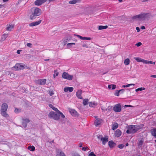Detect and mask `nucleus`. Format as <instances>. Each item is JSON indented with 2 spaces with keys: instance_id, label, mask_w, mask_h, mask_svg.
I'll return each mask as SVG.
<instances>
[{
  "instance_id": "6ab92c4d",
  "label": "nucleus",
  "mask_w": 156,
  "mask_h": 156,
  "mask_svg": "<svg viewBox=\"0 0 156 156\" xmlns=\"http://www.w3.org/2000/svg\"><path fill=\"white\" fill-rule=\"evenodd\" d=\"M151 132L152 135L156 138V128L151 129Z\"/></svg>"
},
{
  "instance_id": "052dcab7",
  "label": "nucleus",
  "mask_w": 156,
  "mask_h": 156,
  "mask_svg": "<svg viewBox=\"0 0 156 156\" xmlns=\"http://www.w3.org/2000/svg\"><path fill=\"white\" fill-rule=\"evenodd\" d=\"M101 109L103 111H105V110H106V109H105L104 108L102 107L101 108Z\"/></svg>"
},
{
  "instance_id": "8fccbe9b",
  "label": "nucleus",
  "mask_w": 156,
  "mask_h": 156,
  "mask_svg": "<svg viewBox=\"0 0 156 156\" xmlns=\"http://www.w3.org/2000/svg\"><path fill=\"white\" fill-rule=\"evenodd\" d=\"M112 90L115 89L116 88V85L114 84H112Z\"/></svg>"
},
{
  "instance_id": "58836bf2",
  "label": "nucleus",
  "mask_w": 156,
  "mask_h": 156,
  "mask_svg": "<svg viewBox=\"0 0 156 156\" xmlns=\"http://www.w3.org/2000/svg\"><path fill=\"white\" fill-rule=\"evenodd\" d=\"M133 85L134 86L135 85V84H128L127 85H123L122 87H129L131 85Z\"/></svg>"
},
{
  "instance_id": "338daca9",
  "label": "nucleus",
  "mask_w": 156,
  "mask_h": 156,
  "mask_svg": "<svg viewBox=\"0 0 156 156\" xmlns=\"http://www.w3.org/2000/svg\"><path fill=\"white\" fill-rule=\"evenodd\" d=\"M60 121V122L62 123H63V120H61V119H60V120H59Z\"/></svg>"
},
{
  "instance_id": "f03ea898",
  "label": "nucleus",
  "mask_w": 156,
  "mask_h": 156,
  "mask_svg": "<svg viewBox=\"0 0 156 156\" xmlns=\"http://www.w3.org/2000/svg\"><path fill=\"white\" fill-rule=\"evenodd\" d=\"M56 112L57 113L52 111L50 112L48 114V117L50 119H53L56 120H58L60 119V116L63 119L65 118V116L60 111H58Z\"/></svg>"
},
{
  "instance_id": "4468645a",
  "label": "nucleus",
  "mask_w": 156,
  "mask_h": 156,
  "mask_svg": "<svg viewBox=\"0 0 156 156\" xmlns=\"http://www.w3.org/2000/svg\"><path fill=\"white\" fill-rule=\"evenodd\" d=\"M70 112L71 113V115L74 116H78V114L77 112L74 109H71L70 111Z\"/></svg>"
},
{
  "instance_id": "5701e85b",
  "label": "nucleus",
  "mask_w": 156,
  "mask_h": 156,
  "mask_svg": "<svg viewBox=\"0 0 156 156\" xmlns=\"http://www.w3.org/2000/svg\"><path fill=\"white\" fill-rule=\"evenodd\" d=\"M134 59H135L136 61L138 62H142L143 63H144V59H142L139 57H136L134 58Z\"/></svg>"
},
{
  "instance_id": "37998d69",
  "label": "nucleus",
  "mask_w": 156,
  "mask_h": 156,
  "mask_svg": "<svg viewBox=\"0 0 156 156\" xmlns=\"http://www.w3.org/2000/svg\"><path fill=\"white\" fill-rule=\"evenodd\" d=\"M124 145L123 144H121L118 146V147L120 149H122L124 147Z\"/></svg>"
},
{
  "instance_id": "393cba45",
  "label": "nucleus",
  "mask_w": 156,
  "mask_h": 156,
  "mask_svg": "<svg viewBox=\"0 0 156 156\" xmlns=\"http://www.w3.org/2000/svg\"><path fill=\"white\" fill-rule=\"evenodd\" d=\"M14 27V25L10 24L8 27H6V30L9 31H11L12 29Z\"/></svg>"
},
{
  "instance_id": "0eeeda50",
  "label": "nucleus",
  "mask_w": 156,
  "mask_h": 156,
  "mask_svg": "<svg viewBox=\"0 0 156 156\" xmlns=\"http://www.w3.org/2000/svg\"><path fill=\"white\" fill-rule=\"evenodd\" d=\"M113 110L115 112H119L121 111V105L120 104L115 105L113 108Z\"/></svg>"
},
{
  "instance_id": "bf43d9fd",
  "label": "nucleus",
  "mask_w": 156,
  "mask_h": 156,
  "mask_svg": "<svg viewBox=\"0 0 156 156\" xmlns=\"http://www.w3.org/2000/svg\"><path fill=\"white\" fill-rule=\"evenodd\" d=\"M21 50H18L17 51V54H20V51H21Z\"/></svg>"
},
{
  "instance_id": "a18cd8bd",
  "label": "nucleus",
  "mask_w": 156,
  "mask_h": 156,
  "mask_svg": "<svg viewBox=\"0 0 156 156\" xmlns=\"http://www.w3.org/2000/svg\"><path fill=\"white\" fill-rule=\"evenodd\" d=\"M82 46L83 47H86V48H88L89 46L87 44H84L82 45Z\"/></svg>"
},
{
  "instance_id": "9d476101",
  "label": "nucleus",
  "mask_w": 156,
  "mask_h": 156,
  "mask_svg": "<svg viewBox=\"0 0 156 156\" xmlns=\"http://www.w3.org/2000/svg\"><path fill=\"white\" fill-rule=\"evenodd\" d=\"M46 81L45 79H42L37 80L36 83L39 85H44L46 83Z\"/></svg>"
},
{
  "instance_id": "de8ad7c7",
  "label": "nucleus",
  "mask_w": 156,
  "mask_h": 156,
  "mask_svg": "<svg viewBox=\"0 0 156 156\" xmlns=\"http://www.w3.org/2000/svg\"><path fill=\"white\" fill-rule=\"evenodd\" d=\"M142 44V43L140 42H139L138 43H136L135 45L137 46L138 47H139Z\"/></svg>"
},
{
  "instance_id": "3c124183",
  "label": "nucleus",
  "mask_w": 156,
  "mask_h": 156,
  "mask_svg": "<svg viewBox=\"0 0 156 156\" xmlns=\"http://www.w3.org/2000/svg\"><path fill=\"white\" fill-rule=\"evenodd\" d=\"M69 41V39L68 38H66L64 40V42L65 43L67 42L68 41Z\"/></svg>"
},
{
  "instance_id": "e433bc0d",
  "label": "nucleus",
  "mask_w": 156,
  "mask_h": 156,
  "mask_svg": "<svg viewBox=\"0 0 156 156\" xmlns=\"http://www.w3.org/2000/svg\"><path fill=\"white\" fill-rule=\"evenodd\" d=\"M106 111H107L110 112L112 110V107L111 106H109L106 109Z\"/></svg>"
},
{
  "instance_id": "473e14b6",
  "label": "nucleus",
  "mask_w": 156,
  "mask_h": 156,
  "mask_svg": "<svg viewBox=\"0 0 156 156\" xmlns=\"http://www.w3.org/2000/svg\"><path fill=\"white\" fill-rule=\"evenodd\" d=\"M89 100L88 99H84L83 101V104L84 105H88Z\"/></svg>"
},
{
  "instance_id": "4d7b16f0",
  "label": "nucleus",
  "mask_w": 156,
  "mask_h": 156,
  "mask_svg": "<svg viewBox=\"0 0 156 156\" xmlns=\"http://www.w3.org/2000/svg\"><path fill=\"white\" fill-rule=\"evenodd\" d=\"M112 85H108V88L109 89H111L112 88Z\"/></svg>"
},
{
  "instance_id": "20e7f679",
  "label": "nucleus",
  "mask_w": 156,
  "mask_h": 156,
  "mask_svg": "<svg viewBox=\"0 0 156 156\" xmlns=\"http://www.w3.org/2000/svg\"><path fill=\"white\" fill-rule=\"evenodd\" d=\"M8 108V105L6 103H4L2 104L0 110L1 114L5 118H8L9 116V115L6 113Z\"/></svg>"
},
{
  "instance_id": "c756f323",
  "label": "nucleus",
  "mask_w": 156,
  "mask_h": 156,
  "mask_svg": "<svg viewBox=\"0 0 156 156\" xmlns=\"http://www.w3.org/2000/svg\"><path fill=\"white\" fill-rule=\"evenodd\" d=\"M125 90V89H121L120 90H116L115 91V95L117 96H119V93L121 91H123Z\"/></svg>"
},
{
  "instance_id": "7ed1b4c3",
  "label": "nucleus",
  "mask_w": 156,
  "mask_h": 156,
  "mask_svg": "<svg viewBox=\"0 0 156 156\" xmlns=\"http://www.w3.org/2000/svg\"><path fill=\"white\" fill-rule=\"evenodd\" d=\"M154 16V15H153L150 13H143L133 16L132 19L136 20L141 21L144 20L145 18L153 17Z\"/></svg>"
},
{
  "instance_id": "6e6552de",
  "label": "nucleus",
  "mask_w": 156,
  "mask_h": 156,
  "mask_svg": "<svg viewBox=\"0 0 156 156\" xmlns=\"http://www.w3.org/2000/svg\"><path fill=\"white\" fill-rule=\"evenodd\" d=\"M22 125L24 128H26L27 126V124L30 121L28 119H22Z\"/></svg>"
},
{
  "instance_id": "6e6d98bb",
  "label": "nucleus",
  "mask_w": 156,
  "mask_h": 156,
  "mask_svg": "<svg viewBox=\"0 0 156 156\" xmlns=\"http://www.w3.org/2000/svg\"><path fill=\"white\" fill-rule=\"evenodd\" d=\"M151 77L153 78H156V75H152L151 76Z\"/></svg>"
},
{
  "instance_id": "4c0bfd02",
  "label": "nucleus",
  "mask_w": 156,
  "mask_h": 156,
  "mask_svg": "<svg viewBox=\"0 0 156 156\" xmlns=\"http://www.w3.org/2000/svg\"><path fill=\"white\" fill-rule=\"evenodd\" d=\"M14 112L16 113H18L21 112V110L20 109H19L17 108H16L15 109Z\"/></svg>"
},
{
  "instance_id": "79ce46f5",
  "label": "nucleus",
  "mask_w": 156,
  "mask_h": 156,
  "mask_svg": "<svg viewBox=\"0 0 156 156\" xmlns=\"http://www.w3.org/2000/svg\"><path fill=\"white\" fill-rule=\"evenodd\" d=\"M68 87H65L64 89V92H66L68 91Z\"/></svg>"
},
{
  "instance_id": "ddd939ff",
  "label": "nucleus",
  "mask_w": 156,
  "mask_h": 156,
  "mask_svg": "<svg viewBox=\"0 0 156 156\" xmlns=\"http://www.w3.org/2000/svg\"><path fill=\"white\" fill-rule=\"evenodd\" d=\"M82 90H78L76 92V95L77 97L80 99H82L83 98L81 96Z\"/></svg>"
},
{
  "instance_id": "09e8293b",
  "label": "nucleus",
  "mask_w": 156,
  "mask_h": 156,
  "mask_svg": "<svg viewBox=\"0 0 156 156\" xmlns=\"http://www.w3.org/2000/svg\"><path fill=\"white\" fill-rule=\"evenodd\" d=\"M32 44L30 43H27V46L30 48H31L32 47Z\"/></svg>"
},
{
  "instance_id": "680f3d73",
  "label": "nucleus",
  "mask_w": 156,
  "mask_h": 156,
  "mask_svg": "<svg viewBox=\"0 0 156 156\" xmlns=\"http://www.w3.org/2000/svg\"><path fill=\"white\" fill-rule=\"evenodd\" d=\"M72 44L70 43H69L67 44V46L68 47L69 46H71Z\"/></svg>"
},
{
  "instance_id": "a19ab883",
  "label": "nucleus",
  "mask_w": 156,
  "mask_h": 156,
  "mask_svg": "<svg viewBox=\"0 0 156 156\" xmlns=\"http://www.w3.org/2000/svg\"><path fill=\"white\" fill-rule=\"evenodd\" d=\"M88 156H96L93 152H91L89 154Z\"/></svg>"
},
{
  "instance_id": "49530a36",
  "label": "nucleus",
  "mask_w": 156,
  "mask_h": 156,
  "mask_svg": "<svg viewBox=\"0 0 156 156\" xmlns=\"http://www.w3.org/2000/svg\"><path fill=\"white\" fill-rule=\"evenodd\" d=\"M58 73L57 72V70H55L54 71V74L55 75V76H57L58 75Z\"/></svg>"
},
{
  "instance_id": "0e129e2a",
  "label": "nucleus",
  "mask_w": 156,
  "mask_h": 156,
  "mask_svg": "<svg viewBox=\"0 0 156 156\" xmlns=\"http://www.w3.org/2000/svg\"><path fill=\"white\" fill-rule=\"evenodd\" d=\"M9 0H3V2H6L8 1Z\"/></svg>"
},
{
  "instance_id": "a211bd4d",
  "label": "nucleus",
  "mask_w": 156,
  "mask_h": 156,
  "mask_svg": "<svg viewBox=\"0 0 156 156\" xmlns=\"http://www.w3.org/2000/svg\"><path fill=\"white\" fill-rule=\"evenodd\" d=\"M89 104V106L91 107H94L97 105V103L95 101L90 102Z\"/></svg>"
},
{
  "instance_id": "1a4fd4ad",
  "label": "nucleus",
  "mask_w": 156,
  "mask_h": 156,
  "mask_svg": "<svg viewBox=\"0 0 156 156\" xmlns=\"http://www.w3.org/2000/svg\"><path fill=\"white\" fill-rule=\"evenodd\" d=\"M13 67L17 70L23 69L25 68L24 66L20 64H16Z\"/></svg>"
},
{
  "instance_id": "72a5a7b5",
  "label": "nucleus",
  "mask_w": 156,
  "mask_h": 156,
  "mask_svg": "<svg viewBox=\"0 0 156 156\" xmlns=\"http://www.w3.org/2000/svg\"><path fill=\"white\" fill-rule=\"evenodd\" d=\"M124 63L125 65H128L129 64V58L126 59L124 61Z\"/></svg>"
},
{
  "instance_id": "39448f33",
  "label": "nucleus",
  "mask_w": 156,
  "mask_h": 156,
  "mask_svg": "<svg viewBox=\"0 0 156 156\" xmlns=\"http://www.w3.org/2000/svg\"><path fill=\"white\" fill-rule=\"evenodd\" d=\"M41 9L38 8H35L32 12V14L30 15V19H34L37 16H40L41 14Z\"/></svg>"
},
{
  "instance_id": "774afa93",
  "label": "nucleus",
  "mask_w": 156,
  "mask_h": 156,
  "mask_svg": "<svg viewBox=\"0 0 156 156\" xmlns=\"http://www.w3.org/2000/svg\"><path fill=\"white\" fill-rule=\"evenodd\" d=\"M129 145V144L128 143H127L126 144V146H128Z\"/></svg>"
},
{
  "instance_id": "f704fd0d",
  "label": "nucleus",
  "mask_w": 156,
  "mask_h": 156,
  "mask_svg": "<svg viewBox=\"0 0 156 156\" xmlns=\"http://www.w3.org/2000/svg\"><path fill=\"white\" fill-rule=\"evenodd\" d=\"M57 155V156H66L63 152L62 151H61L59 153L58 152Z\"/></svg>"
},
{
  "instance_id": "c9c22d12",
  "label": "nucleus",
  "mask_w": 156,
  "mask_h": 156,
  "mask_svg": "<svg viewBox=\"0 0 156 156\" xmlns=\"http://www.w3.org/2000/svg\"><path fill=\"white\" fill-rule=\"evenodd\" d=\"M145 88L144 87H140L136 89L135 91L136 92H137L139 91H142L144 90Z\"/></svg>"
},
{
  "instance_id": "c03bdc74",
  "label": "nucleus",
  "mask_w": 156,
  "mask_h": 156,
  "mask_svg": "<svg viewBox=\"0 0 156 156\" xmlns=\"http://www.w3.org/2000/svg\"><path fill=\"white\" fill-rule=\"evenodd\" d=\"M48 94L50 96H51L54 94V93L52 91H49Z\"/></svg>"
},
{
  "instance_id": "7c9ffc66",
  "label": "nucleus",
  "mask_w": 156,
  "mask_h": 156,
  "mask_svg": "<svg viewBox=\"0 0 156 156\" xmlns=\"http://www.w3.org/2000/svg\"><path fill=\"white\" fill-rule=\"evenodd\" d=\"M49 107L52 108L53 110H54L55 111H59L57 108L54 107L52 104H49Z\"/></svg>"
},
{
  "instance_id": "a878e982",
  "label": "nucleus",
  "mask_w": 156,
  "mask_h": 156,
  "mask_svg": "<svg viewBox=\"0 0 156 156\" xmlns=\"http://www.w3.org/2000/svg\"><path fill=\"white\" fill-rule=\"evenodd\" d=\"M118 127V124L116 123H114L112 126V130H114L116 129Z\"/></svg>"
},
{
  "instance_id": "864d4df0",
  "label": "nucleus",
  "mask_w": 156,
  "mask_h": 156,
  "mask_svg": "<svg viewBox=\"0 0 156 156\" xmlns=\"http://www.w3.org/2000/svg\"><path fill=\"white\" fill-rule=\"evenodd\" d=\"M136 29L137 30V32H140V28L138 27H136Z\"/></svg>"
},
{
  "instance_id": "aec40b11",
  "label": "nucleus",
  "mask_w": 156,
  "mask_h": 156,
  "mask_svg": "<svg viewBox=\"0 0 156 156\" xmlns=\"http://www.w3.org/2000/svg\"><path fill=\"white\" fill-rule=\"evenodd\" d=\"M8 36V34H3L2 36V37L0 41L2 42L4 41Z\"/></svg>"
},
{
  "instance_id": "13d9d810",
  "label": "nucleus",
  "mask_w": 156,
  "mask_h": 156,
  "mask_svg": "<svg viewBox=\"0 0 156 156\" xmlns=\"http://www.w3.org/2000/svg\"><path fill=\"white\" fill-rule=\"evenodd\" d=\"M141 28L142 29H145V27L144 26H141Z\"/></svg>"
},
{
  "instance_id": "69168bd1",
  "label": "nucleus",
  "mask_w": 156,
  "mask_h": 156,
  "mask_svg": "<svg viewBox=\"0 0 156 156\" xmlns=\"http://www.w3.org/2000/svg\"><path fill=\"white\" fill-rule=\"evenodd\" d=\"M49 60H50V59H45L44 60L45 61H49Z\"/></svg>"
},
{
  "instance_id": "bb28decb",
  "label": "nucleus",
  "mask_w": 156,
  "mask_h": 156,
  "mask_svg": "<svg viewBox=\"0 0 156 156\" xmlns=\"http://www.w3.org/2000/svg\"><path fill=\"white\" fill-rule=\"evenodd\" d=\"M28 149L30 151H33L35 150V147L34 146H29L28 147Z\"/></svg>"
},
{
  "instance_id": "dca6fc26",
  "label": "nucleus",
  "mask_w": 156,
  "mask_h": 156,
  "mask_svg": "<svg viewBox=\"0 0 156 156\" xmlns=\"http://www.w3.org/2000/svg\"><path fill=\"white\" fill-rule=\"evenodd\" d=\"M108 144L109 147L111 148H113L115 147L116 145V144L112 140L109 141L108 142Z\"/></svg>"
},
{
  "instance_id": "5fc2aeb1",
  "label": "nucleus",
  "mask_w": 156,
  "mask_h": 156,
  "mask_svg": "<svg viewBox=\"0 0 156 156\" xmlns=\"http://www.w3.org/2000/svg\"><path fill=\"white\" fill-rule=\"evenodd\" d=\"M101 138H103L102 137V136L101 135H99V136H98V139H100L101 140Z\"/></svg>"
},
{
  "instance_id": "2f4dec72",
  "label": "nucleus",
  "mask_w": 156,
  "mask_h": 156,
  "mask_svg": "<svg viewBox=\"0 0 156 156\" xmlns=\"http://www.w3.org/2000/svg\"><path fill=\"white\" fill-rule=\"evenodd\" d=\"M144 143V141L142 140H140L138 143V146L139 147H142L143 144Z\"/></svg>"
},
{
  "instance_id": "2eb2a0df",
  "label": "nucleus",
  "mask_w": 156,
  "mask_h": 156,
  "mask_svg": "<svg viewBox=\"0 0 156 156\" xmlns=\"http://www.w3.org/2000/svg\"><path fill=\"white\" fill-rule=\"evenodd\" d=\"M96 118L97 117H95L96 120L94 122V124L95 126H97L101 124L102 120L100 119H96Z\"/></svg>"
},
{
  "instance_id": "f3484780",
  "label": "nucleus",
  "mask_w": 156,
  "mask_h": 156,
  "mask_svg": "<svg viewBox=\"0 0 156 156\" xmlns=\"http://www.w3.org/2000/svg\"><path fill=\"white\" fill-rule=\"evenodd\" d=\"M101 140L102 141V144L105 145V144L108 141V136H106L105 137L101 138Z\"/></svg>"
},
{
  "instance_id": "f257e3e1",
  "label": "nucleus",
  "mask_w": 156,
  "mask_h": 156,
  "mask_svg": "<svg viewBox=\"0 0 156 156\" xmlns=\"http://www.w3.org/2000/svg\"><path fill=\"white\" fill-rule=\"evenodd\" d=\"M144 126V125L143 124L136 125H129L126 127V128L128 129L126 131V133L127 134L135 133L138 130L142 129Z\"/></svg>"
},
{
  "instance_id": "e2e57ef3",
  "label": "nucleus",
  "mask_w": 156,
  "mask_h": 156,
  "mask_svg": "<svg viewBox=\"0 0 156 156\" xmlns=\"http://www.w3.org/2000/svg\"><path fill=\"white\" fill-rule=\"evenodd\" d=\"M79 147H82V144L81 143H80L79 145Z\"/></svg>"
},
{
  "instance_id": "9b49d317",
  "label": "nucleus",
  "mask_w": 156,
  "mask_h": 156,
  "mask_svg": "<svg viewBox=\"0 0 156 156\" xmlns=\"http://www.w3.org/2000/svg\"><path fill=\"white\" fill-rule=\"evenodd\" d=\"M46 2V0H37L34 2L36 5H40Z\"/></svg>"
},
{
  "instance_id": "cd10ccee",
  "label": "nucleus",
  "mask_w": 156,
  "mask_h": 156,
  "mask_svg": "<svg viewBox=\"0 0 156 156\" xmlns=\"http://www.w3.org/2000/svg\"><path fill=\"white\" fill-rule=\"evenodd\" d=\"M107 28V26H100L98 27V30H101L103 29H106Z\"/></svg>"
},
{
  "instance_id": "4be33fe9",
  "label": "nucleus",
  "mask_w": 156,
  "mask_h": 156,
  "mask_svg": "<svg viewBox=\"0 0 156 156\" xmlns=\"http://www.w3.org/2000/svg\"><path fill=\"white\" fill-rule=\"evenodd\" d=\"M115 135L117 137L120 136L122 134L121 131L119 129H117L115 131Z\"/></svg>"
},
{
  "instance_id": "f8f14e48",
  "label": "nucleus",
  "mask_w": 156,
  "mask_h": 156,
  "mask_svg": "<svg viewBox=\"0 0 156 156\" xmlns=\"http://www.w3.org/2000/svg\"><path fill=\"white\" fill-rule=\"evenodd\" d=\"M42 20H40L38 21H36L32 22L30 23L29 24V26L30 27H33L36 25H37L39 24L41 22Z\"/></svg>"
},
{
  "instance_id": "ea45409f",
  "label": "nucleus",
  "mask_w": 156,
  "mask_h": 156,
  "mask_svg": "<svg viewBox=\"0 0 156 156\" xmlns=\"http://www.w3.org/2000/svg\"><path fill=\"white\" fill-rule=\"evenodd\" d=\"M73 89H74V88L73 87H68V91L69 92H72L73 90Z\"/></svg>"
},
{
  "instance_id": "423d86ee",
  "label": "nucleus",
  "mask_w": 156,
  "mask_h": 156,
  "mask_svg": "<svg viewBox=\"0 0 156 156\" xmlns=\"http://www.w3.org/2000/svg\"><path fill=\"white\" fill-rule=\"evenodd\" d=\"M62 77L65 79H66L69 80H72L73 78V76L69 74L66 72H64L62 73Z\"/></svg>"
},
{
  "instance_id": "412c9836",
  "label": "nucleus",
  "mask_w": 156,
  "mask_h": 156,
  "mask_svg": "<svg viewBox=\"0 0 156 156\" xmlns=\"http://www.w3.org/2000/svg\"><path fill=\"white\" fill-rule=\"evenodd\" d=\"M77 36L81 40H91V38L90 37H82V36L79 35H77Z\"/></svg>"
},
{
  "instance_id": "c85d7f7f",
  "label": "nucleus",
  "mask_w": 156,
  "mask_h": 156,
  "mask_svg": "<svg viewBox=\"0 0 156 156\" xmlns=\"http://www.w3.org/2000/svg\"><path fill=\"white\" fill-rule=\"evenodd\" d=\"M80 1V0H73L70 1L69 2V3L71 4H75L78 2Z\"/></svg>"
},
{
  "instance_id": "b1692460",
  "label": "nucleus",
  "mask_w": 156,
  "mask_h": 156,
  "mask_svg": "<svg viewBox=\"0 0 156 156\" xmlns=\"http://www.w3.org/2000/svg\"><path fill=\"white\" fill-rule=\"evenodd\" d=\"M144 63L148 64H152L153 63L154 64H155V62H153L151 61H148V60H144Z\"/></svg>"
},
{
  "instance_id": "603ef678",
  "label": "nucleus",
  "mask_w": 156,
  "mask_h": 156,
  "mask_svg": "<svg viewBox=\"0 0 156 156\" xmlns=\"http://www.w3.org/2000/svg\"><path fill=\"white\" fill-rule=\"evenodd\" d=\"M88 147H82V150L85 151H86V150L87 149Z\"/></svg>"
}]
</instances>
